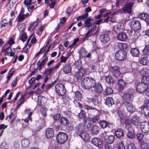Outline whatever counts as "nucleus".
I'll use <instances>...</instances> for the list:
<instances>
[{"label": "nucleus", "instance_id": "nucleus-1", "mask_svg": "<svg viewBox=\"0 0 149 149\" xmlns=\"http://www.w3.org/2000/svg\"><path fill=\"white\" fill-rule=\"evenodd\" d=\"M81 86L86 89H90L94 87L96 85L95 79L91 77H86L81 82Z\"/></svg>", "mask_w": 149, "mask_h": 149}, {"label": "nucleus", "instance_id": "nucleus-2", "mask_svg": "<svg viewBox=\"0 0 149 149\" xmlns=\"http://www.w3.org/2000/svg\"><path fill=\"white\" fill-rule=\"evenodd\" d=\"M54 90L57 94L63 96L66 93V89L64 85L61 83L56 84L54 87Z\"/></svg>", "mask_w": 149, "mask_h": 149}, {"label": "nucleus", "instance_id": "nucleus-3", "mask_svg": "<svg viewBox=\"0 0 149 149\" xmlns=\"http://www.w3.org/2000/svg\"><path fill=\"white\" fill-rule=\"evenodd\" d=\"M68 136L67 134L63 132H59L56 136L57 142L60 144L64 143L67 141Z\"/></svg>", "mask_w": 149, "mask_h": 149}, {"label": "nucleus", "instance_id": "nucleus-4", "mask_svg": "<svg viewBox=\"0 0 149 149\" xmlns=\"http://www.w3.org/2000/svg\"><path fill=\"white\" fill-rule=\"evenodd\" d=\"M148 86L147 84H145L141 82L139 83L137 85L136 89L137 91L139 93H142L145 91L147 96H149Z\"/></svg>", "mask_w": 149, "mask_h": 149}, {"label": "nucleus", "instance_id": "nucleus-5", "mask_svg": "<svg viewBox=\"0 0 149 149\" xmlns=\"http://www.w3.org/2000/svg\"><path fill=\"white\" fill-rule=\"evenodd\" d=\"M131 28L134 31H137L141 28V24L139 21L132 20L130 22Z\"/></svg>", "mask_w": 149, "mask_h": 149}, {"label": "nucleus", "instance_id": "nucleus-6", "mask_svg": "<svg viewBox=\"0 0 149 149\" xmlns=\"http://www.w3.org/2000/svg\"><path fill=\"white\" fill-rule=\"evenodd\" d=\"M127 56V53L124 51L121 50L118 51L115 55L116 58L119 61L123 60Z\"/></svg>", "mask_w": 149, "mask_h": 149}, {"label": "nucleus", "instance_id": "nucleus-7", "mask_svg": "<svg viewBox=\"0 0 149 149\" xmlns=\"http://www.w3.org/2000/svg\"><path fill=\"white\" fill-rule=\"evenodd\" d=\"M149 123L147 122H143L141 123L140 128L142 132L144 133H147L149 131Z\"/></svg>", "mask_w": 149, "mask_h": 149}, {"label": "nucleus", "instance_id": "nucleus-8", "mask_svg": "<svg viewBox=\"0 0 149 149\" xmlns=\"http://www.w3.org/2000/svg\"><path fill=\"white\" fill-rule=\"evenodd\" d=\"M85 73V69L81 68L79 69L75 74V77L78 79H81L83 77Z\"/></svg>", "mask_w": 149, "mask_h": 149}, {"label": "nucleus", "instance_id": "nucleus-9", "mask_svg": "<svg viewBox=\"0 0 149 149\" xmlns=\"http://www.w3.org/2000/svg\"><path fill=\"white\" fill-rule=\"evenodd\" d=\"M148 105V104L146 105L145 103L143 107H141V109H143L141 111V113L143 114H144L146 117H148L149 115V106Z\"/></svg>", "mask_w": 149, "mask_h": 149}, {"label": "nucleus", "instance_id": "nucleus-10", "mask_svg": "<svg viewBox=\"0 0 149 149\" xmlns=\"http://www.w3.org/2000/svg\"><path fill=\"white\" fill-rule=\"evenodd\" d=\"M118 86V90L119 91H122L124 88V86L127 84L126 83L123 79H120L117 81Z\"/></svg>", "mask_w": 149, "mask_h": 149}, {"label": "nucleus", "instance_id": "nucleus-11", "mask_svg": "<svg viewBox=\"0 0 149 149\" xmlns=\"http://www.w3.org/2000/svg\"><path fill=\"white\" fill-rule=\"evenodd\" d=\"M63 72L65 74L70 73L71 71V66L69 63H66L64 65L62 68Z\"/></svg>", "mask_w": 149, "mask_h": 149}, {"label": "nucleus", "instance_id": "nucleus-12", "mask_svg": "<svg viewBox=\"0 0 149 149\" xmlns=\"http://www.w3.org/2000/svg\"><path fill=\"white\" fill-rule=\"evenodd\" d=\"M133 5L132 2L128 3L125 5L124 7L123 8V11L130 13L131 12V8Z\"/></svg>", "mask_w": 149, "mask_h": 149}, {"label": "nucleus", "instance_id": "nucleus-13", "mask_svg": "<svg viewBox=\"0 0 149 149\" xmlns=\"http://www.w3.org/2000/svg\"><path fill=\"white\" fill-rule=\"evenodd\" d=\"M138 17L141 19L145 20L146 22L147 25L149 24L148 22L149 15L148 14L145 13H141L139 15Z\"/></svg>", "mask_w": 149, "mask_h": 149}, {"label": "nucleus", "instance_id": "nucleus-14", "mask_svg": "<svg viewBox=\"0 0 149 149\" xmlns=\"http://www.w3.org/2000/svg\"><path fill=\"white\" fill-rule=\"evenodd\" d=\"M54 135V130L52 128H48L45 131V135L48 138L52 137Z\"/></svg>", "mask_w": 149, "mask_h": 149}, {"label": "nucleus", "instance_id": "nucleus-15", "mask_svg": "<svg viewBox=\"0 0 149 149\" xmlns=\"http://www.w3.org/2000/svg\"><path fill=\"white\" fill-rule=\"evenodd\" d=\"M125 105L127 111L130 113H133L135 111V109L131 102H125Z\"/></svg>", "mask_w": 149, "mask_h": 149}, {"label": "nucleus", "instance_id": "nucleus-16", "mask_svg": "<svg viewBox=\"0 0 149 149\" xmlns=\"http://www.w3.org/2000/svg\"><path fill=\"white\" fill-rule=\"evenodd\" d=\"M132 95L128 94H125L123 96V99L125 102H131L132 101Z\"/></svg>", "mask_w": 149, "mask_h": 149}, {"label": "nucleus", "instance_id": "nucleus-17", "mask_svg": "<svg viewBox=\"0 0 149 149\" xmlns=\"http://www.w3.org/2000/svg\"><path fill=\"white\" fill-rule=\"evenodd\" d=\"M139 118L136 116H133L131 120V123L135 126H138L139 125Z\"/></svg>", "mask_w": 149, "mask_h": 149}, {"label": "nucleus", "instance_id": "nucleus-18", "mask_svg": "<svg viewBox=\"0 0 149 149\" xmlns=\"http://www.w3.org/2000/svg\"><path fill=\"white\" fill-rule=\"evenodd\" d=\"M100 39L101 41L104 44L108 42L110 40L109 37L107 34L101 35Z\"/></svg>", "mask_w": 149, "mask_h": 149}, {"label": "nucleus", "instance_id": "nucleus-19", "mask_svg": "<svg viewBox=\"0 0 149 149\" xmlns=\"http://www.w3.org/2000/svg\"><path fill=\"white\" fill-rule=\"evenodd\" d=\"M91 142L93 144L97 146H100L102 143L101 139L96 137L92 139Z\"/></svg>", "mask_w": 149, "mask_h": 149}, {"label": "nucleus", "instance_id": "nucleus-20", "mask_svg": "<svg viewBox=\"0 0 149 149\" xmlns=\"http://www.w3.org/2000/svg\"><path fill=\"white\" fill-rule=\"evenodd\" d=\"M117 38L119 40L124 41L127 38V36L124 33L121 32L117 35Z\"/></svg>", "mask_w": 149, "mask_h": 149}, {"label": "nucleus", "instance_id": "nucleus-21", "mask_svg": "<svg viewBox=\"0 0 149 149\" xmlns=\"http://www.w3.org/2000/svg\"><path fill=\"white\" fill-rule=\"evenodd\" d=\"M3 51L6 52L5 55H6L8 56L9 54V56L11 57H13L15 55V52H12L11 48L10 47H8L5 50H3Z\"/></svg>", "mask_w": 149, "mask_h": 149}, {"label": "nucleus", "instance_id": "nucleus-22", "mask_svg": "<svg viewBox=\"0 0 149 149\" xmlns=\"http://www.w3.org/2000/svg\"><path fill=\"white\" fill-rule=\"evenodd\" d=\"M147 139L144 138L143 140L141 142V146L142 149H149L148 145L147 143Z\"/></svg>", "mask_w": 149, "mask_h": 149}, {"label": "nucleus", "instance_id": "nucleus-23", "mask_svg": "<svg viewBox=\"0 0 149 149\" xmlns=\"http://www.w3.org/2000/svg\"><path fill=\"white\" fill-rule=\"evenodd\" d=\"M79 136L85 141H88L90 139V136L89 134L86 132L80 133L79 134Z\"/></svg>", "mask_w": 149, "mask_h": 149}, {"label": "nucleus", "instance_id": "nucleus-24", "mask_svg": "<svg viewBox=\"0 0 149 149\" xmlns=\"http://www.w3.org/2000/svg\"><path fill=\"white\" fill-rule=\"evenodd\" d=\"M38 21V19H37L36 21L30 25L28 27V30L30 31H32L37 25Z\"/></svg>", "mask_w": 149, "mask_h": 149}, {"label": "nucleus", "instance_id": "nucleus-25", "mask_svg": "<svg viewBox=\"0 0 149 149\" xmlns=\"http://www.w3.org/2000/svg\"><path fill=\"white\" fill-rule=\"evenodd\" d=\"M76 129L79 132L81 133L84 130V125L82 123H79L76 126Z\"/></svg>", "mask_w": 149, "mask_h": 149}, {"label": "nucleus", "instance_id": "nucleus-26", "mask_svg": "<svg viewBox=\"0 0 149 149\" xmlns=\"http://www.w3.org/2000/svg\"><path fill=\"white\" fill-rule=\"evenodd\" d=\"M116 136L118 138H120L124 136V133L122 129H118L115 132Z\"/></svg>", "mask_w": 149, "mask_h": 149}, {"label": "nucleus", "instance_id": "nucleus-27", "mask_svg": "<svg viewBox=\"0 0 149 149\" xmlns=\"http://www.w3.org/2000/svg\"><path fill=\"white\" fill-rule=\"evenodd\" d=\"M130 53L134 57H137L139 55V52L138 49L133 48L130 50Z\"/></svg>", "mask_w": 149, "mask_h": 149}, {"label": "nucleus", "instance_id": "nucleus-28", "mask_svg": "<svg viewBox=\"0 0 149 149\" xmlns=\"http://www.w3.org/2000/svg\"><path fill=\"white\" fill-rule=\"evenodd\" d=\"M105 139L109 143L111 144L113 143L115 140V136L113 135H107L105 136Z\"/></svg>", "mask_w": 149, "mask_h": 149}, {"label": "nucleus", "instance_id": "nucleus-29", "mask_svg": "<svg viewBox=\"0 0 149 149\" xmlns=\"http://www.w3.org/2000/svg\"><path fill=\"white\" fill-rule=\"evenodd\" d=\"M115 13H111V12L107 13L104 15V17H107V18L104 21L103 23L107 22L108 21H110V18L111 17V16L115 15Z\"/></svg>", "mask_w": 149, "mask_h": 149}, {"label": "nucleus", "instance_id": "nucleus-30", "mask_svg": "<svg viewBox=\"0 0 149 149\" xmlns=\"http://www.w3.org/2000/svg\"><path fill=\"white\" fill-rule=\"evenodd\" d=\"M26 113H29V115L27 116V117L24 120L25 123H27L28 122L29 120H30L31 121H32V119L31 118V116L32 114V112H30V110L29 109H27L25 110Z\"/></svg>", "mask_w": 149, "mask_h": 149}, {"label": "nucleus", "instance_id": "nucleus-31", "mask_svg": "<svg viewBox=\"0 0 149 149\" xmlns=\"http://www.w3.org/2000/svg\"><path fill=\"white\" fill-rule=\"evenodd\" d=\"M93 88H94L95 91L98 93H101L103 90L102 86L100 84H98L95 85L94 87Z\"/></svg>", "mask_w": 149, "mask_h": 149}, {"label": "nucleus", "instance_id": "nucleus-32", "mask_svg": "<svg viewBox=\"0 0 149 149\" xmlns=\"http://www.w3.org/2000/svg\"><path fill=\"white\" fill-rule=\"evenodd\" d=\"M60 122L61 125H66L69 124L68 120L64 117H61L60 120Z\"/></svg>", "mask_w": 149, "mask_h": 149}, {"label": "nucleus", "instance_id": "nucleus-33", "mask_svg": "<svg viewBox=\"0 0 149 149\" xmlns=\"http://www.w3.org/2000/svg\"><path fill=\"white\" fill-rule=\"evenodd\" d=\"M142 82L145 84H147L148 86L149 84V77L148 76L145 75L143 76L142 79Z\"/></svg>", "mask_w": 149, "mask_h": 149}, {"label": "nucleus", "instance_id": "nucleus-34", "mask_svg": "<svg viewBox=\"0 0 149 149\" xmlns=\"http://www.w3.org/2000/svg\"><path fill=\"white\" fill-rule=\"evenodd\" d=\"M149 70L145 67L143 68L140 71L141 75L143 76L145 75L148 76Z\"/></svg>", "mask_w": 149, "mask_h": 149}, {"label": "nucleus", "instance_id": "nucleus-35", "mask_svg": "<svg viewBox=\"0 0 149 149\" xmlns=\"http://www.w3.org/2000/svg\"><path fill=\"white\" fill-rule=\"evenodd\" d=\"M29 143V141L27 139H23L22 141V145L23 148L28 147Z\"/></svg>", "mask_w": 149, "mask_h": 149}, {"label": "nucleus", "instance_id": "nucleus-36", "mask_svg": "<svg viewBox=\"0 0 149 149\" xmlns=\"http://www.w3.org/2000/svg\"><path fill=\"white\" fill-rule=\"evenodd\" d=\"M92 20V19L90 17L88 18L84 22V26L86 27L89 28L92 25V23L91 21Z\"/></svg>", "mask_w": 149, "mask_h": 149}, {"label": "nucleus", "instance_id": "nucleus-37", "mask_svg": "<svg viewBox=\"0 0 149 149\" xmlns=\"http://www.w3.org/2000/svg\"><path fill=\"white\" fill-rule=\"evenodd\" d=\"M118 47L121 49H126L127 47V45L126 43L119 42L118 44Z\"/></svg>", "mask_w": 149, "mask_h": 149}, {"label": "nucleus", "instance_id": "nucleus-38", "mask_svg": "<svg viewBox=\"0 0 149 149\" xmlns=\"http://www.w3.org/2000/svg\"><path fill=\"white\" fill-rule=\"evenodd\" d=\"M128 130V132L127 134V136L129 138L133 139L135 136V134L134 133V131L133 130L132 132L130 131L129 129Z\"/></svg>", "mask_w": 149, "mask_h": 149}, {"label": "nucleus", "instance_id": "nucleus-39", "mask_svg": "<svg viewBox=\"0 0 149 149\" xmlns=\"http://www.w3.org/2000/svg\"><path fill=\"white\" fill-rule=\"evenodd\" d=\"M15 70L13 68H12L8 73V76H7V79L8 80L10 79V78L13 76Z\"/></svg>", "mask_w": 149, "mask_h": 149}, {"label": "nucleus", "instance_id": "nucleus-40", "mask_svg": "<svg viewBox=\"0 0 149 149\" xmlns=\"http://www.w3.org/2000/svg\"><path fill=\"white\" fill-rule=\"evenodd\" d=\"M106 103L109 106L111 105L114 104L113 99L110 97L107 98L106 100Z\"/></svg>", "mask_w": 149, "mask_h": 149}, {"label": "nucleus", "instance_id": "nucleus-41", "mask_svg": "<svg viewBox=\"0 0 149 149\" xmlns=\"http://www.w3.org/2000/svg\"><path fill=\"white\" fill-rule=\"evenodd\" d=\"M143 54L145 55H148L149 54V45H147L145 46L144 49L143 50Z\"/></svg>", "mask_w": 149, "mask_h": 149}, {"label": "nucleus", "instance_id": "nucleus-42", "mask_svg": "<svg viewBox=\"0 0 149 149\" xmlns=\"http://www.w3.org/2000/svg\"><path fill=\"white\" fill-rule=\"evenodd\" d=\"M148 62V60L147 57H143L141 59L140 63L143 65H145L147 64Z\"/></svg>", "mask_w": 149, "mask_h": 149}, {"label": "nucleus", "instance_id": "nucleus-43", "mask_svg": "<svg viewBox=\"0 0 149 149\" xmlns=\"http://www.w3.org/2000/svg\"><path fill=\"white\" fill-rule=\"evenodd\" d=\"M99 127L96 125L93 126L92 129V132L93 134H96L99 130Z\"/></svg>", "mask_w": 149, "mask_h": 149}, {"label": "nucleus", "instance_id": "nucleus-44", "mask_svg": "<svg viewBox=\"0 0 149 149\" xmlns=\"http://www.w3.org/2000/svg\"><path fill=\"white\" fill-rule=\"evenodd\" d=\"M105 80L106 82L109 84L113 83L114 82V80L112 77L109 76H106L105 77Z\"/></svg>", "mask_w": 149, "mask_h": 149}, {"label": "nucleus", "instance_id": "nucleus-45", "mask_svg": "<svg viewBox=\"0 0 149 149\" xmlns=\"http://www.w3.org/2000/svg\"><path fill=\"white\" fill-rule=\"evenodd\" d=\"M50 47L51 46H50L49 47L47 48L46 46L45 48H44L43 47V49L42 51V52H43V53H44L43 55V57L46 56H47L48 52L49 51Z\"/></svg>", "mask_w": 149, "mask_h": 149}, {"label": "nucleus", "instance_id": "nucleus-46", "mask_svg": "<svg viewBox=\"0 0 149 149\" xmlns=\"http://www.w3.org/2000/svg\"><path fill=\"white\" fill-rule=\"evenodd\" d=\"M113 75L116 77L118 78L121 77L123 76V74L121 73L120 70H119L115 72H113Z\"/></svg>", "mask_w": 149, "mask_h": 149}, {"label": "nucleus", "instance_id": "nucleus-47", "mask_svg": "<svg viewBox=\"0 0 149 149\" xmlns=\"http://www.w3.org/2000/svg\"><path fill=\"white\" fill-rule=\"evenodd\" d=\"M75 100L80 101L81 98V94L79 91H77L75 93Z\"/></svg>", "mask_w": 149, "mask_h": 149}, {"label": "nucleus", "instance_id": "nucleus-48", "mask_svg": "<svg viewBox=\"0 0 149 149\" xmlns=\"http://www.w3.org/2000/svg\"><path fill=\"white\" fill-rule=\"evenodd\" d=\"M100 126L103 128H105L107 127V122L105 120L101 121L100 123Z\"/></svg>", "mask_w": 149, "mask_h": 149}, {"label": "nucleus", "instance_id": "nucleus-49", "mask_svg": "<svg viewBox=\"0 0 149 149\" xmlns=\"http://www.w3.org/2000/svg\"><path fill=\"white\" fill-rule=\"evenodd\" d=\"M53 70V68H50L45 71L44 74L45 75L50 76Z\"/></svg>", "mask_w": 149, "mask_h": 149}, {"label": "nucleus", "instance_id": "nucleus-50", "mask_svg": "<svg viewBox=\"0 0 149 149\" xmlns=\"http://www.w3.org/2000/svg\"><path fill=\"white\" fill-rule=\"evenodd\" d=\"M91 101L94 105H97L98 103V97L96 96H94L92 99Z\"/></svg>", "mask_w": 149, "mask_h": 149}, {"label": "nucleus", "instance_id": "nucleus-51", "mask_svg": "<svg viewBox=\"0 0 149 149\" xmlns=\"http://www.w3.org/2000/svg\"><path fill=\"white\" fill-rule=\"evenodd\" d=\"M113 93V89L110 87H107L105 90V93L107 95H110L112 94Z\"/></svg>", "mask_w": 149, "mask_h": 149}, {"label": "nucleus", "instance_id": "nucleus-52", "mask_svg": "<svg viewBox=\"0 0 149 149\" xmlns=\"http://www.w3.org/2000/svg\"><path fill=\"white\" fill-rule=\"evenodd\" d=\"M127 149H136L134 143H131L127 145L126 147Z\"/></svg>", "mask_w": 149, "mask_h": 149}, {"label": "nucleus", "instance_id": "nucleus-53", "mask_svg": "<svg viewBox=\"0 0 149 149\" xmlns=\"http://www.w3.org/2000/svg\"><path fill=\"white\" fill-rule=\"evenodd\" d=\"M83 121L84 123V125H86V127L87 128H90L91 126V124L90 121H87L85 119H84Z\"/></svg>", "mask_w": 149, "mask_h": 149}, {"label": "nucleus", "instance_id": "nucleus-54", "mask_svg": "<svg viewBox=\"0 0 149 149\" xmlns=\"http://www.w3.org/2000/svg\"><path fill=\"white\" fill-rule=\"evenodd\" d=\"M117 113L118 116L120 118V119L122 120L124 117V113L120 110L117 111Z\"/></svg>", "mask_w": 149, "mask_h": 149}, {"label": "nucleus", "instance_id": "nucleus-55", "mask_svg": "<svg viewBox=\"0 0 149 149\" xmlns=\"http://www.w3.org/2000/svg\"><path fill=\"white\" fill-rule=\"evenodd\" d=\"M45 63L42 62V61L40 62V61H38L37 63V65L38 67L39 70H40L43 67V66L45 65Z\"/></svg>", "mask_w": 149, "mask_h": 149}, {"label": "nucleus", "instance_id": "nucleus-56", "mask_svg": "<svg viewBox=\"0 0 149 149\" xmlns=\"http://www.w3.org/2000/svg\"><path fill=\"white\" fill-rule=\"evenodd\" d=\"M78 116L79 118H85L86 116V113L84 111L81 110L80 113H79Z\"/></svg>", "mask_w": 149, "mask_h": 149}, {"label": "nucleus", "instance_id": "nucleus-57", "mask_svg": "<svg viewBox=\"0 0 149 149\" xmlns=\"http://www.w3.org/2000/svg\"><path fill=\"white\" fill-rule=\"evenodd\" d=\"M35 80L36 78L35 77H32L31 79L29 81V83L30 84V86H31L35 84Z\"/></svg>", "mask_w": 149, "mask_h": 149}, {"label": "nucleus", "instance_id": "nucleus-58", "mask_svg": "<svg viewBox=\"0 0 149 149\" xmlns=\"http://www.w3.org/2000/svg\"><path fill=\"white\" fill-rule=\"evenodd\" d=\"M18 21L19 22H22L25 18V16L22 14H19L17 17Z\"/></svg>", "mask_w": 149, "mask_h": 149}, {"label": "nucleus", "instance_id": "nucleus-59", "mask_svg": "<svg viewBox=\"0 0 149 149\" xmlns=\"http://www.w3.org/2000/svg\"><path fill=\"white\" fill-rule=\"evenodd\" d=\"M31 0H25L24 1V4L27 7V8H29L30 5H31Z\"/></svg>", "mask_w": 149, "mask_h": 149}, {"label": "nucleus", "instance_id": "nucleus-60", "mask_svg": "<svg viewBox=\"0 0 149 149\" xmlns=\"http://www.w3.org/2000/svg\"><path fill=\"white\" fill-rule=\"evenodd\" d=\"M27 38V36L26 34L23 33L21 35L20 40L24 42L26 40Z\"/></svg>", "mask_w": 149, "mask_h": 149}, {"label": "nucleus", "instance_id": "nucleus-61", "mask_svg": "<svg viewBox=\"0 0 149 149\" xmlns=\"http://www.w3.org/2000/svg\"><path fill=\"white\" fill-rule=\"evenodd\" d=\"M47 109L46 108H42L40 109L41 112L44 116H46L47 115Z\"/></svg>", "mask_w": 149, "mask_h": 149}, {"label": "nucleus", "instance_id": "nucleus-62", "mask_svg": "<svg viewBox=\"0 0 149 149\" xmlns=\"http://www.w3.org/2000/svg\"><path fill=\"white\" fill-rule=\"evenodd\" d=\"M125 127L127 129H129L130 126L129 125L130 124V120L129 119H127L125 121Z\"/></svg>", "mask_w": 149, "mask_h": 149}, {"label": "nucleus", "instance_id": "nucleus-63", "mask_svg": "<svg viewBox=\"0 0 149 149\" xmlns=\"http://www.w3.org/2000/svg\"><path fill=\"white\" fill-rule=\"evenodd\" d=\"M136 136L138 139V140L140 142H141L142 139L143 137V135L141 133H138L137 135Z\"/></svg>", "mask_w": 149, "mask_h": 149}, {"label": "nucleus", "instance_id": "nucleus-64", "mask_svg": "<svg viewBox=\"0 0 149 149\" xmlns=\"http://www.w3.org/2000/svg\"><path fill=\"white\" fill-rule=\"evenodd\" d=\"M68 58L67 57H65L63 56H62L60 58V60L59 61L60 63H65L66 62Z\"/></svg>", "mask_w": 149, "mask_h": 149}]
</instances>
